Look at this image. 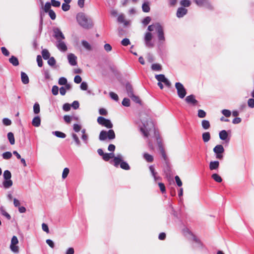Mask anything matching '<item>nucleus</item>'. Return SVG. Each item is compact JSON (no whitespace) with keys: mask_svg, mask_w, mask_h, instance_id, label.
<instances>
[{"mask_svg":"<svg viewBox=\"0 0 254 254\" xmlns=\"http://www.w3.org/2000/svg\"><path fill=\"white\" fill-rule=\"evenodd\" d=\"M76 20L79 25L84 29H89L93 26L92 19L83 12L77 14Z\"/></svg>","mask_w":254,"mask_h":254,"instance_id":"f257e3e1","label":"nucleus"},{"mask_svg":"<svg viewBox=\"0 0 254 254\" xmlns=\"http://www.w3.org/2000/svg\"><path fill=\"white\" fill-rule=\"evenodd\" d=\"M139 129L144 137H148L149 132L152 129L154 130V134L156 135V131L154 127L153 123L149 121H141V124L139 126Z\"/></svg>","mask_w":254,"mask_h":254,"instance_id":"f03ea898","label":"nucleus"},{"mask_svg":"<svg viewBox=\"0 0 254 254\" xmlns=\"http://www.w3.org/2000/svg\"><path fill=\"white\" fill-rule=\"evenodd\" d=\"M155 30L157 33L158 39L160 43H163L165 41L163 27L159 23L149 25L147 30L151 32Z\"/></svg>","mask_w":254,"mask_h":254,"instance_id":"7ed1b4c3","label":"nucleus"},{"mask_svg":"<svg viewBox=\"0 0 254 254\" xmlns=\"http://www.w3.org/2000/svg\"><path fill=\"white\" fill-rule=\"evenodd\" d=\"M124 157L121 154H118L113 160V165L116 167H120L125 170H129L130 166L124 160Z\"/></svg>","mask_w":254,"mask_h":254,"instance_id":"20e7f679","label":"nucleus"},{"mask_svg":"<svg viewBox=\"0 0 254 254\" xmlns=\"http://www.w3.org/2000/svg\"><path fill=\"white\" fill-rule=\"evenodd\" d=\"M115 133L113 129H110L108 131L103 130L100 133L99 139L101 141L105 140L107 138L113 140L115 138Z\"/></svg>","mask_w":254,"mask_h":254,"instance_id":"39448f33","label":"nucleus"},{"mask_svg":"<svg viewBox=\"0 0 254 254\" xmlns=\"http://www.w3.org/2000/svg\"><path fill=\"white\" fill-rule=\"evenodd\" d=\"M175 88L177 89V94L181 99H183L187 94V90L183 84L181 82L175 83Z\"/></svg>","mask_w":254,"mask_h":254,"instance_id":"423d86ee","label":"nucleus"},{"mask_svg":"<svg viewBox=\"0 0 254 254\" xmlns=\"http://www.w3.org/2000/svg\"><path fill=\"white\" fill-rule=\"evenodd\" d=\"M193 1L199 7L204 6L209 10L213 9V6L209 0H193Z\"/></svg>","mask_w":254,"mask_h":254,"instance_id":"0eeeda50","label":"nucleus"},{"mask_svg":"<svg viewBox=\"0 0 254 254\" xmlns=\"http://www.w3.org/2000/svg\"><path fill=\"white\" fill-rule=\"evenodd\" d=\"M213 152L216 155V158L219 160L223 158V153L224 152V148L222 145L219 144L216 145L213 149Z\"/></svg>","mask_w":254,"mask_h":254,"instance_id":"6e6552de","label":"nucleus"},{"mask_svg":"<svg viewBox=\"0 0 254 254\" xmlns=\"http://www.w3.org/2000/svg\"><path fill=\"white\" fill-rule=\"evenodd\" d=\"M97 122L99 124L106 127L108 128H111L113 127V124L111 121L104 118L102 117H99L97 119Z\"/></svg>","mask_w":254,"mask_h":254,"instance_id":"1a4fd4ad","label":"nucleus"},{"mask_svg":"<svg viewBox=\"0 0 254 254\" xmlns=\"http://www.w3.org/2000/svg\"><path fill=\"white\" fill-rule=\"evenodd\" d=\"M18 243V240L16 236H13L11 240L10 249L12 252L15 253L18 252V247L16 246Z\"/></svg>","mask_w":254,"mask_h":254,"instance_id":"9d476101","label":"nucleus"},{"mask_svg":"<svg viewBox=\"0 0 254 254\" xmlns=\"http://www.w3.org/2000/svg\"><path fill=\"white\" fill-rule=\"evenodd\" d=\"M155 78L158 81V82H163L168 87L171 86V82L170 81L165 77L164 74H158L155 76Z\"/></svg>","mask_w":254,"mask_h":254,"instance_id":"9b49d317","label":"nucleus"},{"mask_svg":"<svg viewBox=\"0 0 254 254\" xmlns=\"http://www.w3.org/2000/svg\"><path fill=\"white\" fill-rule=\"evenodd\" d=\"M152 38V34L149 32H146L144 36V41L146 47L151 48L153 47V44L151 43V40Z\"/></svg>","mask_w":254,"mask_h":254,"instance_id":"f8f14e48","label":"nucleus"},{"mask_svg":"<svg viewBox=\"0 0 254 254\" xmlns=\"http://www.w3.org/2000/svg\"><path fill=\"white\" fill-rule=\"evenodd\" d=\"M54 37L57 41L64 39L65 37L61 30L59 28H54L53 29Z\"/></svg>","mask_w":254,"mask_h":254,"instance_id":"ddd939ff","label":"nucleus"},{"mask_svg":"<svg viewBox=\"0 0 254 254\" xmlns=\"http://www.w3.org/2000/svg\"><path fill=\"white\" fill-rule=\"evenodd\" d=\"M185 101L192 106H195L197 104L198 101L195 99V96L193 94L189 95L186 97Z\"/></svg>","mask_w":254,"mask_h":254,"instance_id":"4468645a","label":"nucleus"},{"mask_svg":"<svg viewBox=\"0 0 254 254\" xmlns=\"http://www.w3.org/2000/svg\"><path fill=\"white\" fill-rule=\"evenodd\" d=\"M67 60L69 64L72 66L77 64V57L73 54L70 53L67 55Z\"/></svg>","mask_w":254,"mask_h":254,"instance_id":"2eb2a0df","label":"nucleus"},{"mask_svg":"<svg viewBox=\"0 0 254 254\" xmlns=\"http://www.w3.org/2000/svg\"><path fill=\"white\" fill-rule=\"evenodd\" d=\"M156 139H157V142H158V145H159V150H160V153L161 154L162 157H163V158L164 160V161L165 162H167V160H168V158H167V155L166 154L165 150L164 149L163 147H162V146L161 145V142L160 141L158 137H157Z\"/></svg>","mask_w":254,"mask_h":254,"instance_id":"dca6fc26","label":"nucleus"},{"mask_svg":"<svg viewBox=\"0 0 254 254\" xmlns=\"http://www.w3.org/2000/svg\"><path fill=\"white\" fill-rule=\"evenodd\" d=\"M187 12L188 10L186 8L181 7L178 8L176 15L178 18H182L187 13Z\"/></svg>","mask_w":254,"mask_h":254,"instance_id":"f3484780","label":"nucleus"},{"mask_svg":"<svg viewBox=\"0 0 254 254\" xmlns=\"http://www.w3.org/2000/svg\"><path fill=\"white\" fill-rule=\"evenodd\" d=\"M57 47L61 51L65 52L67 50V47L65 43L62 40L57 41Z\"/></svg>","mask_w":254,"mask_h":254,"instance_id":"a211bd4d","label":"nucleus"},{"mask_svg":"<svg viewBox=\"0 0 254 254\" xmlns=\"http://www.w3.org/2000/svg\"><path fill=\"white\" fill-rule=\"evenodd\" d=\"M21 79L22 82L24 84H27L29 82L28 75L23 71L21 72Z\"/></svg>","mask_w":254,"mask_h":254,"instance_id":"6ab92c4d","label":"nucleus"},{"mask_svg":"<svg viewBox=\"0 0 254 254\" xmlns=\"http://www.w3.org/2000/svg\"><path fill=\"white\" fill-rule=\"evenodd\" d=\"M219 166V162L218 161H211L209 163V169L210 170H216Z\"/></svg>","mask_w":254,"mask_h":254,"instance_id":"aec40b11","label":"nucleus"},{"mask_svg":"<svg viewBox=\"0 0 254 254\" xmlns=\"http://www.w3.org/2000/svg\"><path fill=\"white\" fill-rule=\"evenodd\" d=\"M13 185L11 180H4L2 182V186L5 189L10 188Z\"/></svg>","mask_w":254,"mask_h":254,"instance_id":"412c9836","label":"nucleus"},{"mask_svg":"<svg viewBox=\"0 0 254 254\" xmlns=\"http://www.w3.org/2000/svg\"><path fill=\"white\" fill-rule=\"evenodd\" d=\"M219 138L222 140L226 141L228 137V134L226 130H222L219 132Z\"/></svg>","mask_w":254,"mask_h":254,"instance_id":"4be33fe9","label":"nucleus"},{"mask_svg":"<svg viewBox=\"0 0 254 254\" xmlns=\"http://www.w3.org/2000/svg\"><path fill=\"white\" fill-rule=\"evenodd\" d=\"M32 124L35 127H38L41 125V119L39 116L35 117L32 121Z\"/></svg>","mask_w":254,"mask_h":254,"instance_id":"5701e85b","label":"nucleus"},{"mask_svg":"<svg viewBox=\"0 0 254 254\" xmlns=\"http://www.w3.org/2000/svg\"><path fill=\"white\" fill-rule=\"evenodd\" d=\"M143 158L147 162H152L154 160L153 156L147 153H144L143 154Z\"/></svg>","mask_w":254,"mask_h":254,"instance_id":"b1692460","label":"nucleus"},{"mask_svg":"<svg viewBox=\"0 0 254 254\" xmlns=\"http://www.w3.org/2000/svg\"><path fill=\"white\" fill-rule=\"evenodd\" d=\"M127 92L128 97H131L133 95V89L130 84H127L126 86Z\"/></svg>","mask_w":254,"mask_h":254,"instance_id":"393cba45","label":"nucleus"},{"mask_svg":"<svg viewBox=\"0 0 254 254\" xmlns=\"http://www.w3.org/2000/svg\"><path fill=\"white\" fill-rule=\"evenodd\" d=\"M118 21L120 23H124L125 26H127L129 23L128 21L125 20V16H124V14H120L118 16Z\"/></svg>","mask_w":254,"mask_h":254,"instance_id":"a878e982","label":"nucleus"},{"mask_svg":"<svg viewBox=\"0 0 254 254\" xmlns=\"http://www.w3.org/2000/svg\"><path fill=\"white\" fill-rule=\"evenodd\" d=\"M151 68L153 71H161L162 69V65L159 64H153L151 65Z\"/></svg>","mask_w":254,"mask_h":254,"instance_id":"bb28decb","label":"nucleus"},{"mask_svg":"<svg viewBox=\"0 0 254 254\" xmlns=\"http://www.w3.org/2000/svg\"><path fill=\"white\" fill-rule=\"evenodd\" d=\"M201 126L204 129L207 130L210 128V124L208 120H203L201 121Z\"/></svg>","mask_w":254,"mask_h":254,"instance_id":"cd10ccee","label":"nucleus"},{"mask_svg":"<svg viewBox=\"0 0 254 254\" xmlns=\"http://www.w3.org/2000/svg\"><path fill=\"white\" fill-rule=\"evenodd\" d=\"M7 138L9 141V143L11 145H13L15 143V139L14 134L12 132H9L7 133Z\"/></svg>","mask_w":254,"mask_h":254,"instance_id":"c85d7f7f","label":"nucleus"},{"mask_svg":"<svg viewBox=\"0 0 254 254\" xmlns=\"http://www.w3.org/2000/svg\"><path fill=\"white\" fill-rule=\"evenodd\" d=\"M203 141L207 142L210 139V134L209 132H203L202 134Z\"/></svg>","mask_w":254,"mask_h":254,"instance_id":"c756f323","label":"nucleus"},{"mask_svg":"<svg viewBox=\"0 0 254 254\" xmlns=\"http://www.w3.org/2000/svg\"><path fill=\"white\" fill-rule=\"evenodd\" d=\"M9 61L14 66H17L19 64L18 59L13 56L9 59Z\"/></svg>","mask_w":254,"mask_h":254,"instance_id":"7c9ffc66","label":"nucleus"},{"mask_svg":"<svg viewBox=\"0 0 254 254\" xmlns=\"http://www.w3.org/2000/svg\"><path fill=\"white\" fill-rule=\"evenodd\" d=\"M142 10L144 12H148L150 10V5L148 2H145L142 4Z\"/></svg>","mask_w":254,"mask_h":254,"instance_id":"2f4dec72","label":"nucleus"},{"mask_svg":"<svg viewBox=\"0 0 254 254\" xmlns=\"http://www.w3.org/2000/svg\"><path fill=\"white\" fill-rule=\"evenodd\" d=\"M0 211L1 214L3 216H5L8 220H10L11 219L10 215L7 212H6L3 206H1L0 207Z\"/></svg>","mask_w":254,"mask_h":254,"instance_id":"473e14b6","label":"nucleus"},{"mask_svg":"<svg viewBox=\"0 0 254 254\" xmlns=\"http://www.w3.org/2000/svg\"><path fill=\"white\" fill-rule=\"evenodd\" d=\"M52 133L56 136L59 137V138H64L66 137V134L60 131H53Z\"/></svg>","mask_w":254,"mask_h":254,"instance_id":"72a5a7b5","label":"nucleus"},{"mask_svg":"<svg viewBox=\"0 0 254 254\" xmlns=\"http://www.w3.org/2000/svg\"><path fill=\"white\" fill-rule=\"evenodd\" d=\"M81 44L83 47L87 50L90 51L92 50V47L91 45L86 41L82 40Z\"/></svg>","mask_w":254,"mask_h":254,"instance_id":"f704fd0d","label":"nucleus"},{"mask_svg":"<svg viewBox=\"0 0 254 254\" xmlns=\"http://www.w3.org/2000/svg\"><path fill=\"white\" fill-rule=\"evenodd\" d=\"M42 55L44 60H48L50 58V54L47 49H44L42 51Z\"/></svg>","mask_w":254,"mask_h":254,"instance_id":"c9c22d12","label":"nucleus"},{"mask_svg":"<svg viewBox=\"0 0 254 254\" xmlns=\"http://www.w3.org/2000/svg\"><path fill=\"white\" fill-rule=\"evenodd\" d=\"M4 180H11V174L8 170H5L3 172V174Z\"/></svg>","mask_w":254,"mask_h":254,"instance_id":"e433bc0d","label":"nucleus"},{"mask_svg":"<svg viewBox=\"0 0 254 254\" xmlns=\"http://www.w3.org/2000/svg\"><path fill=\"white\" fill-rule=\"evenodd\" d=\"M211 177L216 182L221 183L222 181L221 177L217 174H212Z\"/></svg>","mask_w":254,"mask_h":254,"instance_id":"4c0bfd02","label":"nucleus"},{"mask_svg":"<svg viewBox=\"0 0 254 254\" xmlns=\"http://www.w3.org/2000/svg\"><path fill=\"white\" fill-rule=\"evenodd\" d=\"M40 108L38 103L36 102L33 106V112L34 114H38L40 113Z\"/></svg>","mask_w":254,"mask_h":254,"instance_id":"58836bf2","label":"nucleus"},{"mask_svg":"<svg viewBox=\"0 0 254 254\" xmlns=\"http://www.w3.org/2000/svg\"><path fill=\"white\" fill-rule=\"evenodd\" d=\"M71 135H72V138L73 139V140H74V141L75 142L76 145L78 146H80L81 145L80 141L78 137L77 136V134L73 133H72Z\"/></svg>","mask_w":254,"mask_h":254,"instance_id":"ea45409f","label":"nucleus"},{"mask_svg":"<svg viewBox=\"0 0 254 254\" xmlns=\"http://www.w3.org/2000/svg\"><path fill=\"white\" fill-rule=\"evenodd\" d=\"M180 4L183 6L189 7L190 6L191 2L190 0H182L180 1Z\"/></svg>","mask_w":254,"mask_h":254,"instance_id":"a19ab883","label":"nucleus"},{"mask_svg":"<svg viewBox=\"0 0 254 254\" xmlns=\"http://www.w3.org/2000/svg\"><path fill=\"white\" fill-rule=\"evenodd\" d=\"M2 156L4 159H9L12 157V153L10 152L7 151L3 153Z\"/></svg>","mask_w":254,"mask_h":254,"instance_id":"79ce46f5","label":"nucleus"},{"mask_svg":"<svg viewBox=\"0 0 254 254\" xmlns=\"http://www.w3.org/2000/svg\"><path fill=\"white\" fill-rule=\"evenodd\" d=\"M206 113L204 110H201V109H199L198 110L197 116L199 118H205L206 117Z\"/></svg>","mask_w":254,"mask_h":254,"instance_id":"37998d69","label":"nucleus"},{"mask_svg":"<svg viewBox=\"0 0 254 254\" xmlns=\"http://www.w3.org/2000/svg\"><path fill=\"white\" fill-rule=\"evenodd\" d=\"M51 4L49 2H46L45 6L44 7V10L45 12L47 13L48 11H49L51 9Z\"/></svg>","mask_w":254,"mask_h":254,"instance_id":"c03bdc74","label":"nucleus"},{"mask_svg":"<svg viewBox=\"0 0 254 254\" xmlns=\"http://www.w3.org/2000/svg\"><path fill=\"white\" fill-rule=\"evenodd\" d=\"M67 83V79L64 77H60L58 81V83L61 85H64Z\"/></svg>","mask_w":254,"mask_h":254,"instance_id":"a18cd8bd","label":"nucleus"},{"mask_svg":"<svg viewBox=\"0 0 254 254\" xmlns=\"http://www.w3.org/2000/svg\"><path fill=\"white\" fill-rule=\"evenodd\" d=\"M221 113L226 117H229L231 116V112L230 110L227 109H223L222 110Z\"/></svg>","mask_w":254,"mask_h":254,"instance_id":"49530a36","label":"nucleus"},{"mask_svg":"<svg viewBox=\"0 0 254 254\" xmlns=\"http://www.w3.org/2000/svg\"><path fill=\"white\" fill-rule=\"evenodd\" d=\"M122 105L125 107H129L130 106L129 99L125 98L122 101Z\"/></svg>","mask_w":254,"mask_h":254,"instance_id":"de8ad7c7","label":"nucleus"},{"mask_svg":"<svg viewBox=\"0 0 254 254\" xmlns=\"http://www.w3.org/2000/svg\"><path fill=\"white\" fill-rule=\"evenodd\" d=\"M48 60V64L49 65L53 66L56 64V62L54 57L49 58V59Z\"/></svg>","mask_w":254,"mask_h":254,"instance_id":"09e8293b","label":"nucleus"},{"mask_svg":"<svg viewBox=\"0 0 254 254\" xmlns=\"http://www.w3.org/2000/svg\"><path fill=\"white\" fill-rule=\"evenodd\" d=\"M110 97L116 101H118L119 100L118 96L117 94L114 92H111L109 93Z\"/></svg>","mask_w":254,"mask_h":254,"instance_id":"8fccbe9b","label":"nucleus"},{"mask_svg":"<svg viewBox=\"0 0 254 254\" xmlns=\"http://www.w3.org/2000/svg\"><path fill=\"white\" fill-rule=\"evenodd\" d=\"M69 170L67 168H65L62 174V178L63 179H65L67 177L68 173H69Z\"/></svg>","mask_w":254,"mask_h":254,"instance_id":"3c124183","label":"nucleus"},{"mask_svg":"<svg viewBox=\"0 0 254 254\" xmlns=\"http://www.w3.org/2000/svg\"><path fill=\"white\" fill-rule=\"evenodd\" d=\"M47 13H48L49 16L52 20H55L56 18V14L55 12L53 10H50L49 11H48Z\"/></svg>","mask_w":254,"mask_h":254,"instance_id":"603ef678","label":"nucleus"},{"mask_svg":"<svg viewBox=\"0 0 254 254\" xmlns=\"http://www.w3.org/2000/svg\"><path fill=\"white\" fill-rule=\"evenodd\" d=\"M59 87L57 86H56V85L53 86L52 87V94L54 95H58V92H59Z\"/></svg>","mask_w":254,"mask_h":254,"instance_id":"864d4df0","label":"nucleus"},{"mask_svg":"<svg viewBox=\"0 0 254 254\" xmlns=\"http://www.w3.org/2000/svg\"><path fill=\"white\" fill-rule=\"evenodd\" d=\"M51 4L54 7H59L60 6L61 2L58 0H51Z\"/></svg>","mask_w":254,"mask_h":254,"instance_id":"5fc2aeb1","label":"nucleus"},{"mask_svg":"<svg viewBox=\"0 0 254 254\" xmlns=\"http://www.w3.org/2000/svg\"><path fill=\"white\" fill-rule=\"evenodd\" d=\"M248 105L250 108H254V98H250L248 100Z\"/></svg>","mask_w":254,"mask_h":254,"instance_id":"6e6d98bb","label":"nucleus"},{"mask_svg":"<svg viewBox=\"0 0 254 254\" xmlns=\"http://www.w3.org/2000/svg\"><path fill=\"white\" fill-rule=\"evenodd\" d=\"M37 62L38 64V65L39 67H42L43 65V61L42 57L40 55H38L37 57Z\"/></svg>","mask_w":254,"mask_h":254,"instance_id":"4d7b16f0","label":"nucleus"},{"mask_svg":"<svg viewBox=\"0 0 254 254\" xmlns=\"http://www.w3.org/2000/svg\"><path fill=\"white\" fill-rule=\"evenodd\" d=\"M151 21V18L149 16L145 17L142 21V23L144 25H146L149 23Z\"/></svg>","mask_w":254,"mask_h":254,"instance_id":"13d9d810","label":"nucleus"},{"mask_svg":"<svg viewBox=\"0 0 254 254\" xmlns=\"http://www.w3.org/2000/svg\"><path fill=\"white\" fill-rule=\"evenodd\" d=\"M121 44L124 46H127L130 44L129 40L127 38H125L121 41Z\"/></svg>","mask_w":254,"mask_h":254,"instance_id":"bf43d9fd","label":"nucleus"},{"mask_svg":"<svg viewBox=\"0 0 254 254\" xmlns=\"http://www.w3.org/2000/svg\"><path fill=\"white\" fill-rule=\"evenodd\" d=\"M146 59H147V61L149 63H152L154 61L153 56L150 53L147 54V55L146 56Z\"/></svg>","mask_w":254,"mask_h":254,"instance_id":"052dcab7","label":"nucleus"},{"mask_svg":"<svg viewBox=\"0 0 254 254\" xmlns=\"http://www.w3.org/2000/svg\"><path fill=\"white\" fill-rule=\"evenodd\" d=\"M70 108L71 105L68 103H65L63 106V109L65 112L69 111L70 110Z\"/></svg>","mask_w":254,"mask_h":254,"instance_id":"680f3d73","label":"nucleus"},{"mask_svg":"<svg viewBox=\"0 0 254 254\" xmlns=\"http://www.w3.org/2000/svg\"><path fill=\"white\" fill-rule=\"evenodd\" d=\"M63 10L64 11H68L70 8V5L67 3H63L62 6Z\"/></svg>","mask_w":254,"mask_h":254,"instance_id":"e2e57ef3","label":"nucleus"},{"mask_svg":"<svg viewBox=\"0 0 254 254\" xmlns=\"http://www.w3.org/2000/svg\"><path fill=\"white\" fill-rule=\"evenodd\" d=\"M2 123L5 126H10L11 124V121L8 118H4L2 120Z\"/></svg>","mask_w":254,"mask_h":254,"instance_id":"0e129e2a","label":"nucleus"},{"mask_svg":"<svg viewBox=\"0 0 254 254\" xmlns=\"http://www.w3.org/2000/svg\"><path fill=\"white\" fill-rule=\"evenodd\" d=\"M70 105L74 109L76 110L79 108V104L77 101H74Z\"/></svg>","mask_w":254,"mask_h":254,"instance_id":"69168bd1","label":"nucleus"},{"mask_svg":"<svg viewBox=\"0 0 254 254\" xmlns=\"http://www.w3.org/2000/svg\"><path fill=\"white\" fill-rule=\"evenodd\" d=\"M81 128V126L77 124H75L73 125V130L76 132H79Z\"/></svg>","mask_w":254,"mask_h":254,"instance_id":"338daca9","label":"nucleus"},{"mask_svg":"<svg viewBox=\"0 0 254 254\" xmlns=\"http://www.w3.org/2000/svg\"><path fill=\"white\" fill-rule=\"evenodd\" d=\"M80 88L82 90H86L88 88V85L86 82H82L80 84Z\"/></svg>","mask_w":254,"mask_h":254,"instance_id":"774afa93","label":"nucleus"}]
</instances>
